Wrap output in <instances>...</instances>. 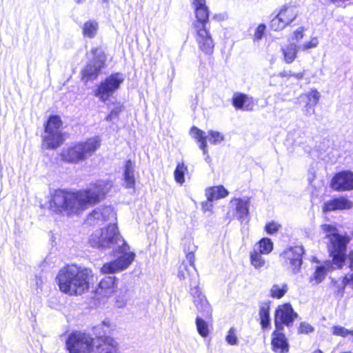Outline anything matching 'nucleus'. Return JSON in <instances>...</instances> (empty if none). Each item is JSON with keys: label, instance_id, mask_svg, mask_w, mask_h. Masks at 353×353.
Masks as SVG:
<instances>
[{"label": "nucleus", "instance_id": "1", "mask_svg": "<svg viewBox=\"0 0 353 353\" xmlns=\"http://www.w3.org/2000/svg\"><path fill=\"white\" fill-rule=\"evenodd\" d=\"M89 244L97 248H110L117 259L103 264L101 271L103 274H114L127 269L133 262L135 253L121 236L115 223L94 230L89 238Z\"/></svg>", "mask_w": 353, "mask_h": 353}, {"label": "nucleus", "instance_id": "2", "mask_svg": "<svg viewBox=\"0 0 353 353\" xmlns=\"http://www.w3.org/2000/svg\"><path fill=\"white\" fill-rule=\"evenodd\" d=\"M112 187V183L110 181H99L88 189L77 192L55 190L51 195L50 209L59 214H77L85 209L88 205L99 202Z\"/></svg>", "mask_w": 353, "mask_h": 353}, {"label": "nucleus", "instance_id": "3", "mask_svg": "<svg viewBox=\"0 0 353 353\" xmlns=\"http://www.w3.org/2000/svg\"><path fill=\"white\" fill-rule=\"evenodd\" d=\"M92 277L93 273L90 268L68 265L60 269L55 281L61 292L78 296L89 290L90 280Z\"/></svg>", "mask_w": 353, "mask_h": 353}, {"label": "nucleus", "instance_id": "4", "mask_svg": "<svg viewBox=\"0 0 353 353\" xmlns=\"http://www.w3.org/2000/svg\"><path fill=\"white\" fill-rule=\"evenodd\" d=\"M101 145V139L94 137L64 147L60 154L63 161L77 164L92 157Z\"/></svg>", "mask_w": 353, "mask_h": 353}, {"label": "nucleus", "instance_id": "5", "mask_svg": "<svg viewBox=\"0 0 353 353\" xmlns=\"http://www.w3.org/2000/svg\"><path fill=\"white\" fill-rule=\"evenodd\" d=\"M321 228L325 237L329 239L327 248L334 265L337 268H342L345 263L349 238L339 234L334 225L325 223L321 225Z\"/></svg>", "mask_w": 353, "mask_h": 353}, {"label": "nucleus", "instance_id": "6", "mask_svg": "<svg viewBox=\"0 0 353 353\" xmlns=\"http://www.w3.org/2000/svg\"><path fill=\"white\" fill-rule=\"evenodd\" d=\"M108 339L113 340L112 338H106L103 344L97 343L87 334L75 332L69 336L66 345L70 353H91L94 351V347L95 353H105L103 348L108 343Z\"/></svg>", "mask_w": 353, "mask_h": 353}, {"label": "nucleus", "instance_id": "7", "mask_svg": "<svg viewBox=\"0 0 353 353\" xmlns=\"http://www.w3.org/2000/svg\"><path fill=\"white\" fill-rule=\"evenodd\" d=\"M62 121L59 117L53 115L49 117L45 125V135L43 137V147L46 149H56L64 141L61 131Z\"/></svg>", "mask_w": 353, "mask_h": 353}, {"label": "nucleus", "instance_id": "8", "mask_svg": "<svg viewBox=\"0 0 353 353\" xmlns=\"http://www.w3.org/2000/svg\"><path fill=\"white\" fill-rule=\"evenodd\" d=\"M125 77L121 73L110 74L97 86L94 90V96L102 102L107 101L119 89Z\"/></svg>", "mask_w": 353, "mask_h": 353}, {"label": "nucleus", "instance_id": "9", "mask_svg": "<svg viewBox=\"0 0 353 353\" xmlns=\"http://www.w3.org/2000/svg\"><path fill=\"white\" fill-rule=\"evenodd\" d=\"M298 16V11L293 6H283L278 14L271 20L270 28L273 31H280L290 25Z\"/></svg>", "mask_w": 353, "mask_h": 353}, {"label": "nucleus", "instance_id": "10", "mask_svg": "<svg viewBox=\"0 0 353 353\" xmlns=\"http://www.w3.org/2000/svg\"><path fill=\"white\" fill-rule=\"evenodd\" d=\"M92 53L94 56L93 59L90 60L82 71V79L85 80L86 82L96 79L105 63V56L101 50L92 49Z\"/></svg>", "mask_w": 353, "mask_h": 353}, {"label": "nucleus", "instance_id": "11", "mask_svg": "<svg viewBox=\"0 0 353 353\" xmlns=\"http://www.w3.org/2000/svg\"><path fill=\"white\" fill-rule=\"evenodd\" d=\"M250 205V198L248 196L233 198L229 203L234 216L241 223L249 222Z\"/></svg>", "mask_w": 353, "mask_h": 353}, {"label": "nucleus", "instance_id": "12", "mask_svg": "<svg viewBox=\"0 0 353 353\" xmlns=\"http://www.w3.org/2000/svg\"><path fill=\"white\" fill-rule=\"evenodd\" d=\"M193 28L199 49L205 54H212L214 43L209 28L207 26H203L201 23H197Z\"/></svg>", "mask_w": 353, "mask_h": 353}, {"label": "nucleus", "instance_id": "13", "mask_svg": "<svg viewBox=\"0 0 353 353\" xmlns=\"http://www.w3.org/2000/svg\"><path fill=\"white\" fill-rule=\"evenodd\" d=\"M330 186L336 191L353 190V172L345 170L336 174L331 181Z\"/></svg>", "mask_w": 353, "mask_h": 353}, {"label": "nucleus", "instance_id": "14", "mask_svg": "<svg viewBox=\"0 0 353 353\" xmlns=\"http://www.w3.org/2000/svg\"><path fill=\"white\" fill-rule=\"evenodd\" d=\"M116 219V213L111 207L97 208L90 213L86 219L89 225L99 224L107 221H113Z\"/></svg>", "mask_w": 353, "mask_h": 353}, {"label": "nucleus", "instance_id": "15", "mask_svg": "<svg viewBox=\"0 0 353 353\" xmlns=\"http://www.w3.org/2000/svg\"><path fill=\"white\" fill-rule=\"evenodd\" d=\"M190 294L193 297V302L198 311L202 314L203 317L210 319L212 314V307L199 286L192 288Z\"/></svg>", "mask_w": 353, "mask_h": 353}, {"label": "nucleus", "instance_id": "16", "mask_svg": "<svg viewBox=\"0 0 353 353\" xmlns=\"http://www.w3.org/2000/svg\"><path fill=\"white\" fill-rule=\"evenodd\" d=\"M296 314L294 312L291 305L286 303L278 307L275 313V327H283V324L289 326L292 323Z\"/></svg>", "mask_w": 353, "mask_h": 353}, {"label": "nucleus", "instance_id": "17", "mask_svg": "<svg viewBox=\"0 0 353 353\" xmlns=\"http://www.w3.org/2000/svg\"><path fill=\"white\" fill-rule=\"evenodd\" d=\"M177 277L185 283H189L190 289L198 286V274L195 266L188 265L186 262H183L179 265Z\"/></svg>", "mask_w": 353, "mask_h": 353}, {"label": "nucleus", "instance_id": "18", "mask_svg": "<svg viewBox=\"0 0 353 353\" xmlns=\"http://www.w3.org/2000/svg\"><path fill=\"white\" fill-rule=\"evenodd\" d=\"M282 331L283 328H280L277 325L272 334L271 345L274 353H288L289 352L290 346Z\"/></svg>", "mask_w": 353, "mask_h": 353}, {"label": "nucleus", "instance_id": "19", "mask_svg": "<svg viewBox=\"0 0 353 353\" xmlns=\"http://www.w3.org/2000/svg\"><path fill=\"white\" fill-rule=\"evenodd\" d=\"M353 207V202L344 196L334 198L325 202L323 205L324 212L335 210H350Z\"/></svg>", "mask_w": 353, "mask_h": 353}, {"label": "nucleus", "instance_id": "20", "mask_svg": "<svg viewBox=\"0 0 353 353\" xmlns=\"http://www.w3.org/2000/svg\"><path fill=\"white\" fill-rule=\"evenodd\" d=\"M117 281L115 276H105L99 282L96 289V294L101 296H110L115 290Z\"/></svg>", "mask_w": 353, "mask_h": 353}, {"label": "nucleus", "instance_id": "21", "mask_svg": "<svg viewBox=\"0 0 353 353\" xmlns=\"http://www.w3.org/2000/svg\"><path fill=\"white\" fill-rule=\"evenodd\" d=\"M334 268H338L334 262L327 261L321 265L316 266L315 271L312 276L310 278V282L312 285H318L321 283L327 274Z\"/></svg>", "mask_w": 353, "mask_h": 353}, {"label": "nucleus", "instance_id": "22", "mask_svg": "<svg viewBox=\"0 0 353 353\" xmlns=\"http://www.w3.org/2000/svg\"><path fill=\"white\" fill-rule=\"evenodd\" d=\"M190 134L200 143L199 148L203 151V155H205V161L208 163H210L211 158L208 154V151L207 149L208 145L205 132L196 127H192L190 130Z\"/></svg>", "mask_w": 353, "mask_h": 353}, {"label": "nucleus", "instance_id": "23", "mask_svg": "<svg viewBox=\"0 0 353 353\" xmlns=\"http://www.w3.org/2000/svg\"><path fill=\"white\" fill-rule=\"evenodd\" d=\"M348 261L350 263V268L353 272V252H351L348 255ZM346 285H350L353 289V272L350 274L345 275L342 280H339L334 282V286L337 290L339 294H343L344 289Z\"/></svg>", "mask_w": 353, "mask_h": 353}, {"label": "nucleus", "instance_id": "24", "mask_svg": "<svg viewBox=\"0 0 353 353\" xmlns=\"http://www.w3.org/2000/svg\"><path fill=\"white\" fill-rule=\"evenodd\" d=\"M232 104L235 108L245 111L252 110L254 105L252 98L241 93H236L234 94L232 98Z\"/></svg>", "mask_w": 353, "mask_h": 353}, {"label": "nucleus", "instance_id": "25", "mask_svg": "<svg viewBox=\"0 0 353 353\" xmlns=\"http://www.w3.org/2000/svg\"><path fill=\"white\" fill-rule=\"evenodd\" d=\"M228 194L229 192L223 185L208 188L205 190V195L209 201L225 198Z\"/></svg>", "mask_w": 353, "mask_h": 353}, {"label": "nucleus", "instance_id": "26", "mask_svg": "<svg viewBox=\"0 0 353 353\" xmlns=\"http://www.w3.org/2000/svg\"><path fill=\"white\" fill-rule=\"evenodd\" d=\"M134 165L130 160L127 161L124 169V183L127 188H132L135 184Z\"/></svg>", "mask_w": 353, "mask_h": 353}, {"label": "nucleus", "instance_id": "27", "mask_svg": "<svg viewBox=\"0 0 353 353\" xmlns=\"http://www.w3.org/2000/svg\"><path fill=\"white\" fill-rule=\"evenodd\" d=\"M284 60L288 63H291L296 57L299 50V46L294 43H290L282 48Z\"/></svg>", "mask_w": 353, "mask_h": 353}, {"label": "nucleus", "instance_id": "28", "mask_svg": "<svg viewBox=\"0 0 353 353\" xmlns=\"http://www.w3.org/2000/svg\"><path fill=\"white\" fill-rule=\"evenodd\" d=\"M288 291V285L285 283H274L269 290L270 296L273 299H281Z\"/></svg>", "mask_w": 353, "mask_h": 353}, {"label": "nucleus", "instance_id": "29", "mask_svg": "<svg viewBox=\"0 0 353 353\" xmlns=\"http://www.w3.org/2000/svg\"><path fill=\"white\" fill-rule=\"evenodd\" d=\"M273 242L269 238H263L256 243L253 249L263 254H270L273 250Z\"/></svg>", "mask_w": 353, "mask_h": 353}, {"label": "nucleus", "instance_id": "30", "mask_svg": "<svg viewBox=\"0 0 353 353\" xmlns=\"http://www.w3.org/2000/svg\"><path fill=\"white\" fill-rule=\"evenodd\" d=\"M82 30L85 37L93 38L97 33L98 23L93 20L86 21L83 26Z\"/></svg>", "mask_w": 353, "mask_h": 353}, {"label": "nucleus", "instance_id": "31", "mask_svg": "<svg viewBox=\"0 0 353 353\" xmlns=\"http://www.w3.org/2000/svg\"><path fill=\"white\" fill-rule=\"evenodd\" d=\"M196 21L193 23V27H196L197 23H201L203 26H207L209 21L208 8L194 10Z\"/></svg>", "mask_w": 353, "mask_h": 353}, {"label": "nucleus", "instance_id": "32", "mask_svg": "<svg viewBox=\"0 0 353 353\" xmlns=\"http://www.w3.org/2000/svg\"><path fill=\"white\" fill-rule=\"evenodd\" d=\"M320 93L317 90L313 89L301 94L299 97L300 102H310L311 104H317L320 99Z\"/></svg>", "mask_w": 353, "mask_h": 353}, {"label": "nucleus", "instance_id": "33", "mask_svg": "<svg viewBox=\"0 0 353 353\" xmlns=\"http://www.w3.org/2000/svg\"><path fill=\"white\" fill-rule=\"evenodd\" d=\"M285 265L292 271L293 274H297L302 265V256L296 259H283Z\"/></svg>", "mask_w": 353, "mask_h": 353}, {"label": "nucleus", "instance_id": "34", "mask_svg": "<svg viewBox=\"0 0 353 353\" xmlns=\"http://www.w3.org/2000/svg\"><path fill=\"white\" fill-rule=\"evenodd\" d=\"M304 250L302 246L290 247L283 252L281 256L283 259H296L302 256Z\"/></svg>", "mask_w": 353, "mask_h": 353}, {"label": "nucleus", "instance_id": "35", "mask_svg": "<svg viewBox=\"0 0 353 353\" xmlns=\"http://www.w3.org/2000/svg\"><path fill=\"white\" fill-rule=\"evenodd\" d=\"M263 254L254 249L250 252V263L256 269L264 267L266 263L265 259L262 256Z\"/></svg>", "mask_w": 353, "mask_h": 353}, {"label": "nucleus", "instance_id": "36", "mask_svg": "<svg viewBox=\"0 0 353 353\" xmlns=\"http://www.w3.org/2000/svg\"><path fill=\"white\" fill-rule=\"evenodd\" d=\"M260 323L262 328H266L270 325V307L267 305H262L259 310Z\"/></svg>", "mask_w": 353, "mask_h": 353}, {"label": "nucleus", "instance_id": "37", "mask_svg": "<svg viewBox=\"0 0 353 353\" xmlns=\"http://www.w3.org/2000/svg\"><path fill=\"white\" fill-rule=\"evenodd\" d=\"M196 330L202 337H206L209 334L208 323L199 316L196 318Z\"/></svg>", "mask_w": 353, "mask_h": 353}, {"label": "nucleus", "instance_id": "38", "mask_svg": "<svg viewBox=\"0 0 353 353\" xmlns=\"http://www.w3.org/2000/svg\"><path fill=\"white\" fill-rule=\"evenodd\" d=\"M131 292L129 290L125 289L121 291L116 298V304L118 307H123L126 305L127 302L130 299Z\"/></svg>", "mask_w": 353, "mask_h": 353}, {"label": "nucleus", "instance_id": "39", "mask_svg": "<svg viewBox=\"0 0 353 353\" xmlns=\"http://www.w3.org/2000/svg\"><path fill=\"white\" fill-rule=\"evenodd\" d=\"M205 136L207 137V140L213 145L220 144L224 140V135L217 131L210 130Z\"/></svg>", "mask_w": 353, "mask_h": 353}, {"label": "nucleus", "instance_id": "40", "mask_svg": "<svg viewBox=\"0 0 353 353\" xmlns=\"http://www.w3.org/2000/svg\"><path fill=\"white\" fill-rule=\"evenodd\" d=\"M94 332L98 336L101 338L103 335L110 332V327L108 321H104L101 324L94 327Z\"/></svg>", "mask_w": 353, "mask_h": 353}, {"label": "nucleus", "instance_id": "41", "mask_svg": "<svg viewBox=\"0 0 353 353\" xmlns=\"http://www.w3.org/2000/svg\"><path fill=\"white\" fill-rule=\"evenodd\" d=\"M187 170V167L184 165L183 163H179L176 165V168L174 170V179L175 181L182 184L185 181L184 179V173Z\"/></svg>", "mask_w": 353, "mask_h": 353}, {"label": "nucleus", "instance_id": "42", "mask_svg": "<svg viewBox=\"0 0 353 353\" xmlns=\"http://www.w3.org/2000/svg\"><path fill=\"white\" fill-rule=\"evenodd\" d=\"M319 43V38L317 37H312L309 41L299 45V47L300 51H307L310 49L316 48Z\"/></svg>", "mask_w": 353, "mask_h": 353}, {"label": "nucleus", "instance_id": "43", "mask_svg": "<svg viewBox=\"0 0 353 353\" xmlns=\"http://www.w3.org/2000/svg\"><path fill=\"white\" fill-rule=\"evenodd\" d=\"M266 26L264 23L259 24L254 30L252 39L254 43L259 42L265 34Z\"/></svg>", "mask_w": 353, "mask_h": 353}, {"label": "nucleus", "instance_id": "44", "mask_svg": "<svg viewBox=\"0 0 353 353\" xmlns=\"http://www.w3.org/2000/svg\"><path fill=\"white\" fill-rule=\"evenodd\" d=\"M332 333L336 336L347 337L348 336H353V330H347L344 327L336 325L332 327Z\"/></svg>", "mask_w": 353, "mask_h": 353}, {"label": "nucleus", "instance_id": "45", "mask_svg": "<svg viewBox=\"0 0 353 353\" xmlns=\"http://www.w3.org/2000/svg\"><path fill=\"white\" fill-rule=\"evenodd\" d=\"M225 341L230 345H236L239 343L237 332L234 327H231L225 336Z\"/></svg>", "mask_w": 353, "mask_h": 353}, {"label": "nucleus", "instance_id": "46", "mask_svg": "<svg viewBox=\"0 0 353 353\" xmlns=\"http://www.w3.org/2000/svg\"><path fill=\"white\" fill-rule=\"evenodd\" d=\"M281 228V225L276 221H270L266 223L265 226V232L269 234L276 233Z\"/></svg>", "mask_w": 353, "mask_h": 353}, {"label": "nucleus", "instance_id": "47", "mask_svg": "<svg viewBox=\"0 0 353 353\" xmlns=\"http://www.w3.org/2000/svg\"><path fill=\"white\" fill-rule=\"evenodd\" d=\"M304 105L302 108V112L304 115L310 117L315 113L316 104H311L310 102H303Z\"/></svg>", "mask_w": 353, "mask_h": 353}, {"label": "nucleus", "instance_id": "48", "mask_svg": "<svg viewBox=\"0 0 353 353\" xmlns=\"http://www.w3.org/2000/svg\"><path fill=\"white\" fill-rule=\"evenodd\" d=\"M123 107L121 104H117L113 109L111 110L110 113L106 117L107 121H112L114 118L117 117L119 113L123 110Z\"/></svg>", "mask_w": 353, "mask_h": 353}, {"label": "nucleus", "instance_id": "49", "mask_svg": "<svg viewBox=\"0 0 353 353\" xmlns=\"http://www.w3.org/2000/svg\"><path fill=\"white\" fill-rule=\"evenodd\" d=\"M305 29L303 27H299L296 30L294 31L292 36V40L295 42H299L301 40H302L305 35Z\"/></svg>", "mask_w": 353, "mask_h": 353}, {"label": "nucleus", "instance_id": "50", "mask_svg": "<svg viewBox=\"0 0 353 353\" xmlns=\"http://www.w3.org/2000/svg\"><path fill=\"white\" fill-rule=\"evenodd\" d=\"M314 330V328L311 325H310L307 323H301L299 327V331L301 333L303 334H309L310 332H312Z\"/></svg>", "mask_w": 353, "mask_h": 353}, {"label": "nucleus", "instance_id": "51", "mask_svg": "<svg viewBox=\"0 0 353 353\" xmlns=\"http://www.w3.org/2000/svg\"><path fill=\"white\" fill-rule=\"evenodd\" d=\"M192 5L194 10L208 8L205 0H193Z\"/></svg>", "mask_w": 353, "mask_h": 353}, {"label": "nucleus", "instance_id": "52", "mask_svg": "<svg viewBox=\"0 0 353 353\" xmlns=\"http://www.w3.org/2000/svg\"><path fill=\"white\" fill-rule=\"evenodd\" d=\"M185 258L188 265L194 266V254L192 252L187 253Z\"/></svg>", "mask_w": 353, "mask_h": 353}, {"label": "nucleus", "instance_id": "53", "mask_svg": "<svg viewBox=\"0 0 353 353\" xmlns=\"http://www.w3.org/2000/svg\"><path fill=\"white\" fill-rule=\"evenodd\" d=\"M304 73L303 72H297V73H293L291 72L290 73V77H294L296 79H301L303 77Z\"/></svg>", "mask_w": 353, "mask_h": 353}, {"label": "nucleus", "instance_id": "54", "mask_svg": "<svg viewBox=\"0 0 353 353\" xmlns=\"http://www.w3.org/2000/svg\"><path fill=\"white\" fill-rule=\"evenodd\" d=\"M316 176L314 172H310L308 174L307 180L310 184H312V181L314 180Z\"/></svg>", "mask_w": 353, "mask_h": 353}, {"label": "nucleus", "instance_id": "55", "mask_svg": "<svg viewBox=\"0 0 353 353\" xmlns=\"http://www.w3.org/2000/svg\"><path fill=\"white\" fill-rule=\"evenodd\" d=\"M290 73L291 72L283 71L279 74V76L282 77H290Z\"/></svg>", "mask_w": 353, "mask_h": 353}, {"label": "nucleus", "instance_id": "56", "mask_svg": "<svg viewBox=\"0 0 353 353\" xmlns=\"http://www.w3.org/2000/svg\"><path fill=\"white\" fill-rule=\"evenodd\" d=\"M212 207V205H210L209 207H208V204L206 203L205 205L203 204V208L204 210H208L210 208Z\"/></svg>", "mask_w": 353, "mask_h": 353}, {"label": "nucleus", "instance_id": "57", "mask_svg": "<svg viewBox=\"0 0 353 353\" xmlns=\"http://www.w3.org/2000/svg\"><path fill=\"white\" fill-rule=\"evenodd\" d=\"M312 353H323L321 350H316L314 351Z\"/></svg>", "mask_w": 353, "mask_h": 353}, {"label": "nucleus", "instance_id": "58", "mask_svg": "<svg viewBox=\"0 0 353 353\" xmlns=\"http://www.w3.org/2000/svg\"><path fill=\"white\" fill-rule=\"evenodd\" d=\"M77 3H81L84 1V0H77L76 1Z\"/></svg>", "mask_w": 353, "mask_h": 353}, {"label": "nucleus", "instance_id": "59", "mask_svg": "<svg viewBox=\"0 0 353 353\" xmlns=\"http://www.w3.org/2000/svg\"><path fill=\"white\" fill-rule=\"evenodd\" d=\"M103 2H107L108 0H101Z\"/></svg>", "mask_w": 353, "mask_h": 353}]
</instances>
